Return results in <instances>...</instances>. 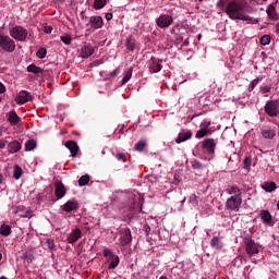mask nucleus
Returning a JSON list of instances; mask_svg holds the SVG:
<instances>
[{"mask_svg":"<svg viewBox=\"0 0 279 279\" xmlns=\"http://www.w3.org/2000/svg\"><path fill=\"white\" fill-rule=\"evenodd\" d=\"M245 10V5L243 3L236 2V1H230L225 12L231 21H245L246 23H254V19L250 15H244L243 11Z\"/></svg>","mask_w":279,"mask_h":279,"instance_id":"obj_1","label":"nucleus"},{"mask_svg":"<svg viewBox=\"0 0 279 279\" xmlns=\"http://www.w3.org/2000/svg\"><path fill=\"white\" fill-rule=\"evenodd\" d=\"M201 149L206 156V160H213V157L215 156V149H217V142L214 138H205L201 143Z\"/></svg>","mask_w":279,"mask_h":279,"instance_id":"obj_2","label":"nucleus"},{"mask_svg":"<svg viewBox=\"0 0 279 279\" xmlns=\"http://www.w3.org/2000/svg\"><path fill=\"white\" fill-rule=\"evenodd\" d=\"M241 204H243V197L241 195H232L227 199L225 208L226 210L239 213V210H241Z\"/></svg>","mask_w":279,"mask_h":279,"instance_id":"obj_3","label":"nucleus"},{"mask_svg":"<svg viewBox=\"0 0 279 279\" xmlns=\"http://www.w3.org/2000/svg\"><path fill=\"white\" fill-rule=\"evenodd\" d=\"M0 48L7 53H13L16 50V43L10 36L0 34Z\"/></svg>","mask_w":279,"mask_h":279,"instance_id":"obj_4","label":"nucleus"},{"mask_svg":"<svg viewBox=\"0 0 279 279\" xmlns=\"http://www.w3.org/2000/svg\"><path fill=\"white\" fill-rule=\"evenodd\" d=\"M9 34L14 40H19V43H25L27 38V31L23 26H14L10 28Z\"/></svg>","mask_w":279,"mask_h":279,"instance_id":"obj_5","label":"nucleus"},{"mask_svg":"<svg viewBox=\"0 0 279 279\" xmlns=\"http://www.w3.org/2000/svg\"><path fill=\"white\" fill-rule=\"evenodd\" d=\"M244 245H245V252L250 257L256 256V254H258L259 252L258 244L254 240H252V238L245 236Z\"/></svg>","mask_w":279,"mask_h":279,"instance_id":"obj_6","label":"nucleus"},{"mask_svg":"<svg viewBox=\"0 0 279 279\" xmlns=\"http://www.w3.org/2000/svg\"><path fill=\"white\" fill-rule=\"evenodd\" d=\"M119 235V245H121V247H125V245L132 243V230H130V228H121Z\"/></svg>","mask_w":279,"mask_h":279,"instance_id":"obj_7","label":"nucleus"},{"mask_svg":"<svg viewBox=\"0 0 279 279\" xmlns=\"http://www.w3.org/2000/svg\"><path fill=\"white\" fill-rule=\"evenodd\" d=\"M268 117H278L279 114V100H268L264 107Z\"/></svg>","mask_w":279,"mask_h":279,"instance_id":"obj_8","label":"nucleus"},{"mask_svg":"<svg viewBox=\"0 0 279 279\" xmlns=\"http://www.w3.org/2000/svg\"><path fill=\"white\" fill-rule=\"evenodd\" d=\"M157 27H160V29H167L168 27H171L173 25V16L169 14H161L156 20Z\"/></svg>","mask_w":279,"mask_h":279,"instance_id":"obj_9","label":"nucleus"},{"mask_svg":"<svg viewBox=\"0 0 279 279\" xmlns=\"http://www.w3.org/2000/svg\"><path fill=\"white\" fill-rule=\"evenodd\" d=\"M148 69L150 73H160V71H162V59L151 57L148 63Z\"/></svg>","mask_w":279,"mask_h":279,"instance_id":"obj_10","label":"nucleus"},{"mask_svg":"<svg viewBox=\"0 0 279 279\" xmlns=\"http://www.w3.org/2000/svg\"><path fill=\"white\" fill-rule=\"evenodd\" d=\"M34 99V96H32V93L27 90H21L19 95L15 97V102L19 106H23V104H27V101H32Z\"/></svg>","mask_w":279,"mask_h":279,"instance_id":"obj_11","label":"nucleus"},{"mask_svg":"<svg viewBox=\"0 0 279 279\" xmlns=\"http://www.w3.org/2000/svg\"><path fill=\"white\" fill-rule=\"evenodd\" d=\"M62 210L64 213H73L75 210H80V203L75 199L68 201L63 206Z\"/></svg>","mask_w":279,"mask_h":279,"instance_id":"obj_12","label":"nucleus"},{"mask_svg":"<svg viewBox=\"0 0 279 279\" xmlns=\"http://www.w3.org/2000/svg\"><path fill=\"white\" fill-rule=\"evenodd\" d=\"M64 146L66 147V149H69L72 158H76L77 154L80 151V146L77 145V142L75 141H68L65 142Z\"/></svg>","mask_w":279,"mask_h":279,"instance_id":"obj_13","label":"nucleus"},{"mask_svg":"<svg viewBox=\"0 0 279 279\" xmlns=\"http://www.w3.org/2000/svg\"><path fill=\"white\" fill-rule=\"evenodd\" d=\"M192 136H193L192 130H181L178 137L175 138V143H178V145H180V143H184V142L189 141L190 138H192Z\"/></svg>","mask_w":279,"mask_h":279,"instance_id":"obj_14","label":"nucleus"},{"mask_svg":"<svg viewBox=\"0 0 279 279\" xmlns=\"http://www.w3.org/2000/svg\"><path fill=\"white\" fill-rule=\"evenodd\" d=\"M8 114V122L10 125H21L23 123V119L19 114H16L15 110H11Z\"/></svg>","mask_w":279,"mask_h":279,"instance_id":"obj_15","label":"nucleus"},{"mask_svg":"<svg viewBox=\"0 0 279 279\" xmlns=\"http://www.w3.org/2000/svg\"><path fill=\"white\" fill-rule=\"evenodd\" d=\"M89 24L93 29H101L104 27V19L99 15L90 16Z\"/></svg>","mask_w":279,"mask_h":279,"instance_id":"obj_16","label":"nucleus"},{"mask_svg":"<svg viewBox=\"0 0 279 279\" xmlns=\"http://www.w3.org/2000/svg\"><path fill=\"white\" fill-rule=\"evenodd\" d=\"M54 195L58 199H62L66 195V189L64 187V183L61 181L54 183Z\"/></svg>","mask_w":279,"mask_h":279,"instance_id":"obj_17","label":"nucleus"},{"mask_svg":"<svg viewBox=\"0 0 279 279\" xmlns=\"http://www.w3.org/2000/svg\"><path fill=\"white\" fill-rule=\"evenodd\" d=\"M82 239V230L74 229L72 232L68 235V243L73 245L74 243H77Z\"/></svg>","mask_w":279,"mask_h":279,"instance_id":"obj_18","label":"nucleus"},{"mask_svg":"<svg viewBox=\"0 0 279 279\" xmlns=\"http://www.w3.org/2000/svg\"><path fill=\"white\" fill-rule=\"evenodd\" d=\"M23 144H21V142L14 140L12 142L8 143V151L9 154H19V150L22 149Z\"/></svg>","mask_w":279,"mask_h":279,"instance_id":"obj_19","label":"nucleus"},{"mask_svg":"<svg viewBox=\"0 0 279 279\" xmlns=\"http://www.w3.org/2000/svg\"><path fill=\"white\" fill-rule=\"evenodd\" d=\"M95 53V48L90 44H85L81 49L82 58H90Z\"/></svg>","mask_w":279,"mask_h":279,"instance_id":"obj_20","label":"nucleus"},{"mask_svg":"<svg viewBox=\"0 0 279 279\" xmlns=\"http://www.w3.org/2000/svg\"><path fill=\"white\" fill-rule=\"evenodd\" d=\"M210 247H213V250H223V242L219 236H214L210 240Z\"/></svg>","mask_w":279,"mask_h":279,"instance_id":"obj_21","label":"nucleus"},{"mask_svg":"<svg viewBox=\"0 0 279 279\" xmlns=\"http://www.w3.org/2000/svg\"><path fill=\"white\" fill-rule=\"evenodd\" d=\"M262 136L264 138L271 140L276 136V130H272L270 128L262 129Z\"/></svg>","mask_w":279,"mask_h":279,"instance_id":"obj_22","label":"nucleus"},{"mask_svg":"<svg viewBox=\"0 0 279 279\" xmlns=\"http://www.w3.org/2000/svg\"><path fill=\"white\" fill-rule=\"evenodd\" d=\"M210 134H213L210 129L202 128L196 132L195 138H205V136H210Z\"/></svg>","mask_w":279,"mask_h":279,"instance_id":"obj_23","label":"nucleus"},{"mask_svg":"<svg viewBox=\"0 0 279 279\" xmlns=\"http://www.w3.org/2000/svg\"><path fill=\"white\" fill-rule=\"evenodd\" d=\"M262 189L266 191V193H274V191L277 189V185L276 182H264L262 184Z\"/></svg>","mask_w":279,"mask_h":279,"instance_id":"obj_24","label":"nucleus"},{"mask_svg":"<svg viewBox=\"0 0 279 279\" xmlns=\"http://www.w3.org/2000/svg\"><path fill=\"white\" fill-rule=\"evenodd\" d=\"M267 14H268V19H270V21H278V13L276 12V7L274 5H269L268 9L266 10Z\"/></svg>","mask_w":279,"mask_h":279,"instance_id":"obj_25","label":"nucleus"},{"mask_svg":"<svg viewBox=\"0 0 279 279\" xmlns=\"http://www.w3.org/2000/svg\"><path fill=\"white\" fill-rule=\"evenodd\" d=\"M0 234L1 236H10L12 234V227L10 225H1Z\"/></svg>","mask_w":279,"mask_h":279,"instance_id":"obj_26","label":"nucleus"},{"mask_svg":"<svg viewBox=\"0 0 279 279\" xmlns=\"http://www.w3.org/2000/svg\"><path fill=\"white\" fill-rule=\"evenodd\" d=\"M109 260V269H117V267H119L120 259L118 255H111Z\"/></svg>","mask_w":279,"mask_h":279,"instance_id":"obj_27","label":"nucleus"},{"mask_svg":"<svg viewBox=\"0 0 279 279\" xmlns=\"http://www.w3.org/2000/svg\"><path fill=\"white\" fill-rule=\"evenodd\" d=\"M28 73H34L35 75H39V73H44V70L36 64H31L27 66Z\"/></svg>","mask_w":279,"mask_h":279,"instance_id":"obj_28","label":"nucleus"},{"mask_svg":"<svg viewBox=\"0 0 279 279\" xmlns=\"http://www.w3.org/2000/svg\"><path fill=\"white\" fill-rule=\"evenodd\" d=\"M260 217L264 223H271V214L269 213V210H262Z\"/></svg>","mask_w":279,"mask_h":279,"instance_id":"obj_29","label":"nucleus"},{"mask_svg":"<svg viewBox=\"0 0 279 279\" xmlns=\"http://www.w3.org/2000/svg\"><path fill=\"white\" fill-rule=\"evenodd\" d=\"M22 175H23V169L19 165H15L13 170L14 180H21Z\"/></svg>","mask_w":279,"mask_h":279,"instance_id":"obj_30","label":"nucleus"},{"mask_svg":"<svg viewBox=\"0 0 279 279\" xmlns=\"http://www.w3.org/2000/svg\"><path fill=\"white\" fill-rule=\"evenodd\" d=\"M228 195H241V189L236 185L229 186L227 189Z\"/></svg>","mask_w":279,"mask_h":279,"instance_id":"obj_31","label":"nucleus"},{"mask_svg":"<svg viewBox=\"0 0 279 279\" xmlns=\"http://www.w3.org/2000/svg\"><path fill=\"white\" fill-rule=\"evenodd\" d=\"M126 48L129 49V51H134V49H136V40H134V38L132 37H128Z\"/></svg>","mask_w":279,"mask_h":279,"instance_id":"obj_32","label":"nucleus"},{"mask_svg":"<svg viewBox=\"0 0 279 279\" xmlns=\"http://www.w3.org/2000/svg\"><path fill=\"white\" fill-rule=\"evenodd\" d=\"M243 167L245 171L250 172L252 169V156H246L243 160Z\"/></svg>","mask_w":279,"mask_h":279,"instance_id":"obj_33","label":"nucleus"},{"mask_svg":"<svg viewBox=\"0 0 279 279\" xmlns=\"http://www.w3.org/2000/svg\"><path fill=\"white\" fill-rule=\"evenodd\" d=\"M147 147V142L145 140H142L137 142L134 146L135 151H143Z\"/></svg>","mask_w":279,"mask_h":279,"instance_id":"obj_34","label":"nucleus"},{"mask_svg":"<svg viewBox=\"0 0 279 279\" xmlns=\"http://www.w3.org/2000/svg\"><path fill=\"white\" fill-rule=\"evenodd\" d=\"M88 182H90V175H88V174L82 175L78 179V186H86V184H88Z\"/></svg>","mask_w":279,"mask_h":279,"instance_id":"obj_35","label":"nucleus"},{"mask_svg":"<svg viewBox=\"0 0 279 279\" xmlns=\"http://www.w3.org/2000/svg\"><path fill=\"white\" fill-rule=\"evenodd\" d=\"M25 149H26V151H32L33 149H36V141H34V140H28V141L25 143Z\"/></svg>","mask_w":279,"mask_h":279,"instance_id":"obj_36","label":"nucleus"},{"mask_svg":"<svg viewBox=\"0 0 279 279\" xmlns=\"http://www.w3.org/2000/svg\"><path fill=\"white\" fill-rule=\"evenodd\" d=\"M23 260H26V263H32L34 260V253L32 251L25 252L22 255Z\"/></svg>","mask_w":279,"mask_h":279,"instance_id":"obj_37","label":"nucleus"},{"mask_svg":"<svg viewBox=\"0 0 279 279\" xmlns=\"http://www.w3.org/2000/svg\"><path fill=\"white\" fill-rule=\"evenodd\" d=\"M102 8H106V0H95L94 1L95 10H101Z\"/></svg>","mask_w":279,"mask_h":279,"instance_id":"obj_38","label":"nucleus"},{"mask_svg":"<svg viewBox=\"0 0 279 279\" xmlns=\"http://www.w3.org/2000/svg\"><path fill=\"white\" fill-rule=\"evenodd\" d=\"M132 71L133 69L130 68L126 72L125 75L122 78V85L128 84L129 80H132Z\"/></svg>","mask_w":279,"mask_h":279,"instance_id":"obj_39","label":"nucleus"},{"mask_svg":"<svg viewBox=\"0 0 279 279\" xmlns=\"http://www.w3.org/2000/svg\"><path fill=\"white\" fill-rule=\"evenodd\" d=\"M259 43L264 47H267V45H269V43H271V36H269V35L262 36V38L259 39Z\"/></svg>","mask_w":279,"mask_h":279,"instance_id":"obj_40","label":"nucleus"},{"mask_svg":"<svg viewBox=\"0 0 279 279\" xmlns=\"http://www.w3.org/2000/svg\"><path fill=\"white\" fill-rule=\"evenodd\" d=\"M36 56L40 60H45V58H47V49L46 48H39Z\"/></svg>","mask_w":279,"mask_h":279,"instance_id":"obj_41","label":"nucleus"},{"mask_svg":"<svg viewBox=\"0 0 279 279\" xmlns=\"http://www.w3.org/2000/svg\"><path fill=\"white\" fill-rule=\"evenodd\" d=\"M258 82H260V78L253 80L248 85V92L252 93L256 86H258Z\"/></svg>","mask_w":279,"mask_h":279,"instance_id":"obj_42","label":"nucleus"},{"mask_svg":"<svg viewBox=\"0 0 279 279\" xmlns=\"http://www.w3.org/2000/svg\"><path fill=\"white\" fill-rule=\"evenodd\" d=\"M192 169H197L198 171H202V169H204V166L202 165V162L194 160L192 162Z\"/></svg>","mask_w":279,"mask_h":279,"instance_id":"obj_43","label":"nucleus"},{"mask_svg":"<svg viewBox=\"0 0 279 279\" xmlns=\"http://www.w3.org/2000/svg\"><path fill=\"white\" fill-rule=\"evenodd\" d=\"M46 247H48V250H53L56 247V242H53V239L46 240Z\"/></svg>","mask_w":279,"mask_h":279,"instance_id":"obj_44","label":"nucleus"},{"mask_svg":"<svg viewBox=\"0 0 279 279\" xmlns=\"http://www.w3.org/2000/svg\"><path fill=\"white\" fill-rule=\"evenodd\" d=\"M102 256H105V258H111L112 256H114V253H112V251L110 248H105L102 251Z\"/></svg>","mask_w":279,"mask_h":279,"instance_id":"obj_45","label":"nucleus"},{"mask_svg":"<svg viewBox=\"0 0 279 279\" xmlns=\"http://www.w3.org/2000/svg\"><path fill=\"white\" fill-rule=\"evenodd\" d=\"M189 202H190V204H192V206H197V195H195V194H192L191 196H190V198H189Z\"/></svg>","mask_w":279,"mask_h":279,"instance_id":"obj_46","label":"nucleus"},{"mask_svg":"<svg viewBox=\"0 0 279 279\" xmlns=\"http://www.w3.org/2000/svg\"><path fill=\"white\" fill-rule=\"evenodd\" d=\"M61 40L64 45H71V37L69 35L61 36Z\"/></svg>","mask_w":279,"mask_h":279,"instance_id":"obj_47","label":"nucleus"},{"mask_svg":"<svg viewBox=\"0 0 279 279\" xmlns=\"http://www.w3.org/2000/svg\"><path fill=\"white\" fill-rule=\"evenodd\" d=\"M213 123L210 122V120H204L202 123H201V128H206V130H210L209 129V125H211Z\"/></svg>","mask_w":279,"mask_h":279,"instance_id":"obj_48","label":"nucleus"},{"mask_svg":"<svg viewBox=\"0 0 279 279\" xmlns=\"http://www.w3.org/2000/svg\"><path fill=\"white\" fill-rule=\"evenodd\" d=\"M116 158H117V160H122L123 162H126V160H128V159H125V154H123V153H118L116 155Z\"/></svg>","mask_w":279,"mask_h":279,"instance_id":"obj_49","label":"nucleus"},{"mask_svg":"<svg viewBox=\"0 0 279 279\" xmlns=\"http://www.w3.org/2000/svg\"><path fill=\"white\" fill-rule=\"evenodd\" d=\"M32 210L31 209H26L22 215L21 217H24V218H28V219H32Z\"/></svg>","mask_w":279,"mask_h":279,"instance_id":"obj_50","label":"nucleus"},{"mask_svg":"<svg viewBox=\"0 0 279 279\" xmlns=\"http://www.w3.org/2000/svg\"><path fill=\"white\" fill-rule=\"evenodd\" d=\"M260 92L262 93H271V86L262 85L260 86Z\"/></svg>","mask_w":279,"mask_h":279,"instance_id":"obj_51","label":"nucleus"},{"mask_svg":"<svg viewBox=\"0 0 279 279\" xmlns=\"http://www.w3.org/2000/svg\"><path fill=\"white\" fill-rule=\"evenodd\" d=\"M119 73H121V70H119V68H117L116 70H113L112 72H110L109 77L114 78V77L118 76Z\"/></svg>","mask_w":279,"mask_h":279,"instance_id":"obj_52","label":"nucleus"},{"mask_svg":"<svg viewBox=\"0 0 279 279\" xmlns=\"http://www.w3.org/2000/svg\"><path fill=\"white\" fill-rule=\"evenodd\" d=\"M44 32H45V34H51V32H53V27L52 26H45Z\"/></svg>","mask_w":279,"mask_h":279,"instance_id":"obj_53","label":"nucleus"},{"mask_svg":"<svg viewBox=\"0 0 279 279\" xmlns=\"http://www.w3.org/2000/svg\"><path fill=\"white\" fill-rule=\"evenodd\" d=\"M3 93H5V85L0 82V95H3Z\"/></svg>","mask_w":279,"mask_h":279,"instance_id":"obj_54","label":"nucleus"},{"mask_svg":"<svg viewBox=\"0 0 279 279\" xmlns=\"http://www.w3.org/2000/svg\"><path fill=\"white\" fill-rule=\"evenodd\" d=\"M260 58H262V60H267V52H266V51H263V52L260 53Z\"/></svg>","mask_w":279,"mask_h":279,"instance_id":"obj_55","label":"nucleus"},{"mask_svg":"<svg viewBox=\"0 0 279 279\" xmlns=\"http://www.w3.org/2000/svg\"><path fill=\"white\" fill-rule=\"evenodd\" d=\"M106 20L107 21H112V13H107L106 14Z\"/></svg>","mask_w":279,"mask_h":279,"instance_id":"obj_56","label":"nucleus"},{"mask_svg":"<svg viewBox=\"0 0 279 279\" xmlns=\"http://www.w3.org/2000/svg\"><path fill=\"white\" fill-rule=\"evenodd\" d=\"M223 5H225L223 0H220V1L218 2V8H221V10H223Z\"/></svg>","mask_w":279,"mask_h":279,"instance_id":"obj_57","label":"nucleus"},{"mask_svg":"<svg viewBox=\"0 0 279 279\" xmlns=\"http://www.w3.org/2000/svg\"><path fill=\"white\" fill-rule=\"evenodd\" d=\"M1 144L4 145V148H5V146L8 145V140L1 141Z\"/></svg>","mask_w":279,"mask_h":279,"instance_id":"obj_58","label":"nucleus"},{"mask_svg":"<svg viewBox=\"0 0 279 279\" xmlns=\"http://www.w3.org/2000/svg\"><path fill=\"white\" fill-rule=\"evenodd\" d=\"M183 45H184L185 47H187V46H189V39H186V40L183 43Z\"/></svg>","mask_w":279,"mask_h":279,"instance_id":"obj_59","label":"nucleus"},{"mask_svg":"<svg viewBox=\"0 0 279 279\" xmlns=\"http://www.w3.org/2000/svg\"><path fill=\"white\" fill-rule=\"evenodd\" d=\"M0 149H4V144H2L1 141H0Z\"/></svg>","mask_w":279,"mask_h":279,"instance_id":"obj_60","label":"nucleus"},{"mask_svg":"<svg viewBox=\"0 0 279 279\" xmlns=\"http://www.w3.org/2000/svg\"><path fill=\"white\" fill-rule=\"evenodd\" d=\"M3 182V174L0 173V184Z\"/></svg>","mask_w":279,"mask_h":279,"instance_id":"obj_61","label":"nucleus"},{"mask_svg":"<svg viewBox=\"0 0 279 279\" xmlns=\"http://www.w3.org/2000/svg\"><path fill=\"white\" fill-rule=\"evenodd\" d=\"M159 279H168L167 276H161Z\"/></svg>","mask_w":279,"mask_h":279,"instance_id":"obj_62","label":"nucleus"},{"mask_svg":"<svg viewBox=\"0 0 279 279\" xmlns=\"http://www.w3.org/2000/svg\"><path fill=\"white\" fill-rule=\"evenodd\" d=\"M59 3H64V0H57Z\"/></svg>","mask_w":279,"mask_h":279,"instance_id":"obj_63","label":"nucleus"},{"mask_svg":"<svg viewBox=\"0 0 279 279\" xmlns=\"http://www.w3.org/2000/svg\"><path fill=\"white\" fill-rule=\"evenodd\" d=\"M0 279H8L5 276L0 277Z\"/></svg>","mask_w":279,"mask_h":279,"instance_id":"obj_64","label":"nucleus"}]
</instances>
